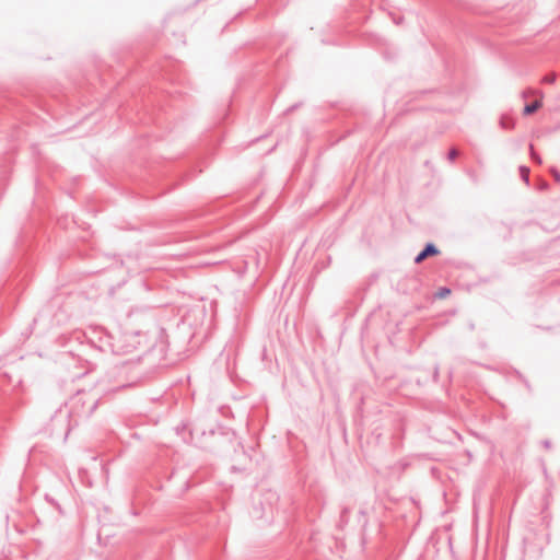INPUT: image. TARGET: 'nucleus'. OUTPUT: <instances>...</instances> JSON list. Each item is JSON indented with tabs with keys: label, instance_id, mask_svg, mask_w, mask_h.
I'll return each mask as SVG.
<instances>
[{
	"label": "nucleus",
	"instance_id": "obj_1",
	"mask_svg": "<svg viewBox=\"0 0 560 560\" xmlns=\"http://www.w3.org/2000/svg\"><path fill=\"white\" fill-rule=\"evenodd\" d=\"M439 253L440 250L433 244H428L425 248L415 258V262L420 264L428 257L435 256Z\"/></svg>",
	"mask_w": 560,
	"mask_h": 560
},
{
	"label": "nucleus",
	"instance_id": "obj_2",
	"mask_svg": "<svg viewBox=\"0 0 560 560\" xmlns=\"http://www.w3.org/2000/svg\"><path fill=\"white\" fill-rule=\"evenodd\" d=\"M541 97H542V95H540V100H536L534 103L526 105L524 107V115H532L536 110H538L542 106Z\"/></svg>",
	"mask_w": 560,
	"mask_h": 560
},
{
	"label": "nucleus",
	"instance_id": "obj_3",
	"mask_svg": "<svg viewBox=\"0 0 560 560\" xmlns=\"http://www.w3.org/2000/svg\"><path fill=\"white\" fill-rule=\"evenodd\" d=\"M450 293H451V290H448V289H445V288H444V289H441V290L436 293V295H438V298H440V299H444V298H445V296H447Z\"/></svg>",
	"mask_w": 560,
	"mask_h": 560
},
{
	"label": "nucleus",
	"instance_id": "obj_4",
	"mask_svg": "<svg viewBox=\"0 0 560 560\" xmlns=\"http://www.w3.org/2000/svg\"><path fill=\"white\" fill-rule=\"evenodd\" d=\"M555 80H556V77L553 74L544 78V82H546V83H553Z\"/></svg>",
	"mask_w": 560,
	"mask_h": 560
},
{
	"label": "nucleus",
	"instance_id": "obj_5",
	"mask_svg": "<svg viewBox=\"0 0 560 560\" xmlns=\"http://www.w3.org/2000/svg\"><path fill=\"white\" fill-rule=\"evenodd\" d=\"M457 153H458L457 150H451L450 151V159L451 160L455 159L457 156Z\"/></svg>",
	"mask_w": 560,
	"mask_h": 560
}]
</instances>
